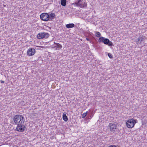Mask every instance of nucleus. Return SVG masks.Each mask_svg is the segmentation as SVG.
I'll use <instances>...</instances> for the list:
<instances>
[{"instance_id":"f257e3e1","label":"nucleus","mask_w":147,"mask_h":147,"mask_svg":"<svg viewBox=\"0 0 147 147\" xmlns=\"http://www.w3.org/2000/svg\"><path fill=\"white\" fill-rule=\"evenodd\" d=\"M13 124L17 125L16 129L17 131L23 132L24 131L26 128L24 125L25 119L24 117L21 115H16L13 118Z\"/></svg>"},{"instance_id":"f03ea898","label":"nucleus","mask_w":147,"mask_h":147,"mask_svg":"<svg viewBox=\"0 0 147 147\" xmlns=\"http://www.w3.org/2000/svg\"><path fill=\"white\" fill-rule=\"evenodd\" d=\"M99 42H103L105 44L112 47L114 46L113 43L109 40L102 36L100 37L98 40Z\"/></svg>"},{"instance_id":"7ed1b4c3","label":"nucleus","mask_w":147,"mask_h":147,"mask_svg":"<svg viewBox=\"0 0 147 147\" xmlns=\"http://www.w3.org/2000/svg\"><path fill=\"white\" fill-rule=\"evenodd\" d=\"M136 123V120L132 119L127 120L126 122V124L127 127L132 128L134 127L135 124Z\"/></svg>"},{"instance_id":"20e7f679","label":"nucleus","mask_w":147,"mask_h":147,"mask_svg":"<svg viewBox=\"0 0 147 147\" xmlns=\"http://www.w3.org/2000/svg\"><path fill=\"white\" fill-rule=\"evenodd\" d=\"M40 19L44 21H49V15L48 13H43L40 15Z\"/></svg>"},{"instance_id":"39448f33","label":"nucleus","mask_w":147,"mask_h":147,"mask_svg":"<svg viewBox=\"0 0 147 147\" xmlns=\"http://www.w3.org/2000/svg\"><path fill=\"white\" fill-rule=\"evenodd\" d=\"M49 36V34L47 33L41 32L38 33L37 36V38L39 39H41L44 38H47Z\"/></svg>"},{"instance_id":"423d86ee","label":"nucleus","mask_w":147,"mask_h":147,"mask_svg":"<svg viewBox=\"0 0 147 147\" xmlns=\"http://www.w3.org/2000/svg\"><path fill=\"white\" fill-rule=\"evenodd\" d=\"M108 127L111 131L113 132H115L117 127L116 124L113 123H110L109 124Z\"/></svg>"},{"instance_id":"0eeeda50","label":"nucleus","mask_w":147,"mask_h":147,"mask_svg":"<svg viewBox=\"0 0 147 147\" xmlns=\"http://www.w3.org/2000/svg\"><path fill=\"white\" fill-rule=\"evenodd\" d=\"M145 38V36H140L135 40V42H136L137 44H141L144 41Z\"/></svg>"},{"instance_id":"6e6552de","label":"nucleus","mask_w":147,"mask_h":147,"mask_svg":"<svg viewBox=\"0 0 147 147\" xmlns=\"http://www.w3.org/2000/svg\"><path fill=\"white\" fill-rule=\"evenodd\" d=\"M35 53V49L33 48L28 49L27 51V54L28 56H32L34 55Z\"/></svg>"},{"instance_id":"1a4fd4ad","label":"nucleus","mask_w":147,"mask_h":147,"mask_svg":"<svg viewBox=\"0 0 147 147\" xmlns=\"http://www.w3.org/2000/svg\"><path fill=\"white\" fill-rule=\"evenodd\" d=\"M49 21H52L55 18L56 15L54 13H49Z\"/></svg>"},{"instance_id":"9d476101","label":"nucleus","mask_w":147,"mask_h":147,"mask_svg":"<svg viewBox=\"0 0 147 147\" xmlns=\"http://www.w3.org/2000/svg\"><path fill=\"white\" fill-rule=\"evenodd\" d=\"M80 7H86L87 6L86 2V1H81L80 3Z\"/></svg>"},{"instance_id":"9b49d317","label":"nucleus","mask_w":147,"mask_h":147,"mask_svg":"<svg viewBox=\"0 0 147 147\" xmlns=\"http://www.w3.org/2000/svg\"><path fill=\"white\" fill-rule=\"evenodd\" d=\"M75 25L73 23H70L66 24L65 27L67 28H72L74 27Z\"/></svg>"},{"instance_id":"f8f14e48","label":"nucleus","mask_w":147,"mask_h":147,"mask_svg":"<svg viewBox=\"0 0 147 147\" xmlns=\"http://www.w3.org/2000/svg\"><path fill=\"white\" fill-rule=\"evenodd\" d=\"M63 119L65 121H67L68 120V118L67 116L65 113H63Z\"/></svg>"},{"instance_id":"ddd939ff","label":"nucleus","mask_w":147,"mask_h":147,"mask_svg":"<svg viewBox=\"0 0 147 147\" xmlns=\"http://www.w3.org/2000/svg\"><path fill=\"white\" fill-rule=\"evenodd\" d=\"M54 44L56 45V46L54 47V48L57 47L58 49H61L62 48V46L59 43L54 42Z\"/></svg>"},{"instance_id":"4468645a","label":"nucleus","mask_w":147,"mask_h":147,"mask_svg":"<svg viewBox=\"0 0 147 147\" xmlns=\"http://www.w3.org/2000/svg\"><path fill=\"white\" fill-rule=\"evenodd\" d=\"M61 4L63 6H65L66 5V0H61Z\"/></svg>"},{"instance_id":"2eb2a0df","label":"nucleus","mask_w":147,"mask_h":147,"mask_svg":"<svg viewBox=\"0 0 147 147\" xmlns=\"http://www.w3.org/2000/svg\"><path fill=\"white\" fill-rule=\"evenodd\" d=\"M81 1V0H79L77 2L73 3L72 5H74V6L80 7V3Z\"/></svg>"},{"instance_id":"dca6fc26","label":"nucleus","mask_w":147,"mask_h":147,"mask_svg":"<svg viewBox=\"0 0 147 147\" xmlns=\"http://www.w3.org/2000/svg\"><path fill=\"white\" fill-rule=\"evenodd\" d=\"M101 35L100 33L98 32H97L96 33V36L97 37H100Z\"/></svg>"},{"instance_id":"f3484780","label":"nucleus","mask_w":147,"mask_h":147,"mask_svg":"<svg viewBox=\"0 0 147 147\" xmlns=\"http://www.w3.org/2000/svg\"><path fill=\"white\" fill-rule=\"evenodd\" d=\"M87 113L86 112V113H84L82 115V118H84L86 116Z\"/></svg>"},{"instance_id":"a211bd4d","label":"nucleus","mask_w":147,"mask_h":147,"mask_svg":"<svg viewBox=\"0 0 147 147\" xmlns=\"http://www.w3.org/2000/svg\"><path fill=\"white\" fill-rule=\"evenodd\" d=\"M108 55L110 58L112 59L113 58V57L111 53H108Z\"/></svg>"},{"instance_id":"6ab92c4d","label":"nucleus","mask_w":147,"mask_h":147,"mask_svg":"<svg viewBox=\"0 0 147 147\" xmlns=\"http://www.w3.org/2000/svg\"><path fill=\"white\" fill-rule=\"evenodd\" d=\"M86 39L87 40L89 41L90 40V39L88 38H86Z\"/></svg>"},{"instance_id":"aec40b11","label":"nucleus","mask_w":147,"mask_h":147,"mask_svg":"<svg viewBox=\"0 0 147 147\" xmlns=\"http://www.w3.org/2000/svg\"><path fill=\"white\" fill-rule=\"evenodd\" d=\"M112 147H117L115 145H112Z\"/></svg>"},{"instance_id":"412c9836","label":"nucleus","mask_w":147,"mask_h":147,"mask_svg":"<svg viewBox=\"0 0 147 147\" xmlns=\"http://www.w3.org/2000/svg\"><path fill=\"white\" fill-rule=\"evenodd\" d=\"M1 82L2 83H4V81H1Z\"/></svg>"},{"instance_id":"4be33fe9","label":"nucleus","mask_w":147,"mask_h":147,"mask_svg":"<svg viewBox=\"0 0 147 147\" xmlns=\"http://www.w3.org/2000/svg\"><path fill=\"white\" fill-rule=\"evenodd\" d=\"M109 147H112V145H111V146H109Z\"/></svg>"}]
</instances>
